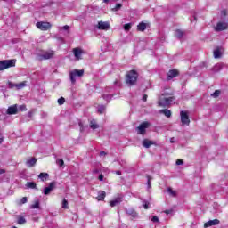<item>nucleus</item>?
<instances>
[{
    "mask_svg": "<svg viewBox=\"0 0 228 228\" xmlns=\"http://www.w3.org/2000/svg\"><path fill=\"white\" fill-rule=\"evenodd\" d=\"M175 100L174 91L171 89H166L159 98V106L166 108V106H170Z\"/></svg>",
    "mask_w": 228,
    "mask_h": 228,
    "instance_id": "obj_1",
    "label": "nucleus"
},
{
    "mask_svg": "<svg viewBox=\"0 0 228 228\" xmlns=\"http://www.w3.org/2000/svg\"><path fill=\"white\" fill-rule=\"evenodd\" d=\"M136 81H138V72L134 69L128 71L126 78V85L133 86V85H136Z\"/></svg>",
    "mask_w": 228,
    "mask_h": 228,
    "instance_id": "obj_2",
    "label": "nucleus"
},
{
    "mask_svg": "<svg viewBox=\"0 0 228 228\" xmlns=\"http://www.w3.org/2000/svg\"><path fill=\"white\" fill-rule=\"evenodd\" d=\"M85 75V70L84 69H74L69 72V77L71 83L74 85L76 83V78L77 77H83Z\"/></svg>",
    "mask_w": 228,
    "mask_h": 228,
    "instance_id": "obj_3",
    "label": "nucleus"
},
{
    "mask_svg": "<svg viewBox=\"0 0 228 228\" xmlns=\"http://www.w3.org/2000/svg\"><path fill=\"white\" fill-rule=\"evenodd\" d=\"M15 60H4L0 61V71L6 70V69H11V67H15Z\"/></svg>",
    "mask_w": 228,
    "mask_h": 228,
    "instance_id": "obj_4",
    "label": "nucleus"
},
{
    "mask_svg": "<svg viewBox=\"0 0 228 228\" xmlns=\"http://www.w3.org/2000/svg\"><path fill=\"white\" fill-rule=\"evenodd\" d=\"M72 53L77 61H79V60H83V54H85V50H83V48H79V47L74 48Z\"/></svg>",
    "mask_w": 228,
    "mask_h": 228,
    "instance_id": "obj_5",
    "label": "nucleus"
},
{
    "mask_svg": "<svg viewBox=\"0 0 228 228\" xmlns=\"http://www.w3.org/2000/svg\"><path fill=\"white\" fill-rule=\"evenodd\" d=\"M180 117L183 126H190V117L188 116V112L182 110L180 112Z\"/></svg>",
    "mask_w": 228,
    "mask_h": 228,
    "instance_id": "obj_6",
    "label": "nucleus"
},
{
    "mask_svg": "<svg viewBox=\"0 0 228 228\" xmlns=\"http://www.w3.org/2000/svg\"><path fill=\"white\" fill-rule=\"evenodd\" d=\"M37 28L41 31H48V29L52 27L51 23L40 21L36 24Z\"/></svg>",
    "mask_w": 228,
    "mask_h": 228,
    "instance_id": "obj_7",
    "label": "nucleus"
},
{
    "mask_svg": "<svg viewBox=\"0 0 228 228\" xmlns=\"http://www.w3.org/2000/svg\"><path fill=\"white\" fill-rule=\"evenodd\" d=\"M151 126V123L149 122H142L138 127H137V133L138 134H145L146 129Z\"/></svg>",
    "mask_w": 228,
    "mask_h": 228,
    "instance_id": "obj_8",
    "label": "nucleus"
},
{
    "mask_svg": "<svg viewBox=\"0 0 228 228\" xmlns=\"http://www.w3.org/2000/svg\"><path fill=\"white\" fill-rule=\"evenodd\" d=\"M53 56H54V51L49 50V51L43 53L39 56V60H51V58H53Z\"/></svg>",
    "mask_w": 228,
    "mask_h": 228,
    "instance_id": "obj_9",
    "label": "nucleus"
},
{
    "mask_svg": "<svg viewBox=\"0 0 228 228\" xmlns=\"http://www.w3.org/2000/svg\"><path fill=\"white\" fill-rule=\"evenodd\" d=\"M97 28L103 31H108V29H110V22L99 21L97 25Z\"/></svg>",
    "mask_w": 228,
    "mask_h": 228,
    "instance_id": "obj_10",
    "label": "nucleus"
},
{
    "mask_svg": "<svg viewBox=\"0 0 228 228\" xmlns=\"http://www.w3.org/2000/svg\"><path fill=\"white\" fill-rule=\"evenodd\" d=\"M19 112V108H17V104L12 105L7 109V115H17Z\"/></svg>",
    "mask_w": 228,
    "mask_h": 228,
    "instance_id": "obj_11",
    "label": "nucleus"
},
{
    "mask_svg": "<svg viewBox=\"0 0 228 228\" xmlns=\"http://www.w3.org/2000/svg\"><path fill=\"white\" fill-rule=\"evenodd\" d=\"M56 187V182H51L49 183L48 187H45L44 189V195H49V193H51V191Z\"/></svg>",
    "mask_w": 228,
    "mask_h": 228,
    "instance_id": "obj_12",
    "label": "nucleus"
},
{
    "mask_svg": "<svg viewBox=\"0 0 228 228\" xmlns=\"http://www.w3.org/2000/svg\"><path fill=\"white\" fill-rule=\"evenodd\" d=\"M179 76V71L177 69H170L167 73V80L174 79V77H177Z\"/></svg>",
    "mask_w": 228,
    "mask_h": 228,
    "instance_id": "obj_13",
    "label": "nucleus"
},
{
    "mask_svg": "<svg viewBox=\"0 0 228 228\" xmlns=\"http://www.w3.org/2000/svg\"><path fill=\"white\" fill-rule=\"evenodd\" d=\"M227 28V23L225 22H218L215 27L216 31H224Z\"/></svg>",
    "mask_w": 228,
    "mask_h": 228,
    "instance_id": "obj_14",
    "label": "nucleus"
},
{
    "mask_svg": "<svg viewBox=\"0 0 228 228\" xmlns=\"http://www.w3.org/2000/svg\"><path fill=\"white\" fill-rule=\"evenodd\" d=\"M218 224H220V220L218 219L209 220L208 222L204 224V227H213V225H218Z\"/></svg>",
    "mask_w": 228,
    "mask_h": 228,
    "instance_id": "obj_15",
    "label": "nucleus"
},
{
    "mask_svg": "<svg viewBox=\"0 0 228 228\" xmlns=\"http://www.w3.org/2000/svg\"><path fill=\"white\" fill-rule=\"evenodd\" d=\"M37 165V159L36 158H30L27 159L26 166L28 167V168H31Z\"/></svg>",
    "mask_w": 228,
    "mask_h": 228,
    "instance_id": "obj_16",
    "label": "nucleus"
},
{
    "mask_svg": "<svg viewBox=\"0 0 228 228\" xmlns=\"http://www.w3.org/2000/svg\"><path fill=\"white\" fill-rule=\"evenodd\" d=\"M105 198H106V191H100L98 192L97 200L102 201V200H104Z\"/></svg>",
    "mask_w": 228,
    "mask_h": 228,
    "instance_id": "obj_17",
    "label": "nucleus"
},
{
    "mask_svg": "<svg viewBox=\"0 0 228 228\" xmlns=\"http://www.w3.org/2000/svg\"><path fill=\"white\" fill-rule=\"evenodd\" d=\"M120 202H122V199L121 198H116L115 200L110 201V204L111 208H115V206H118V204H120Z\"/></svg>",
    "mask_w": 228,
    "mask_h": 228,
    "instance_id": "obj_18",
    "label": "nucleus"
},
{
    "mask_svg": "<svg viewBox=\"0 0 228 228\" xmlns=\"http://www.w3.org/2000/svg\"><path fill=\"white\" fill-rule=\"evenodd\" d=\"M167 193L170 197H177V191L172 189L171 187L167 188Z\"/></svg>",
    "mask_w": 228,
    "mask_h": 228,
    "instance_id": "obj_19",
    "label": "nucleus"
},
{
    "mask_svg": "<svg viewBox=\"0 0 228 228\" xmlns=\"http://www.w3.org/2000/svg\"><path fill=\"white\" fill-rule=\"evenodd\" d=\"M27 188L31 189V190H37V183L35 182H28L26 183Z\"/></svg>",
    "mask_w": 228,
    "mask_h": 228,
    "instance_id": "obj_20",
    "label": "nucleus"
},
{
    "mask_svg": "<svg viewBox=\"0 0 228 228\" xmlns=\"http://www.w3.org/2000/svg\"><path fill=\"white\" fill-rule=\"evenodd\" d=\"M160 113H163V115H165V117H167V118H170V117H172V112L167 109L161 110Z\"/></svg>",
    "mask_w": 228,
    "mask_h": 228,
    "instance_id": "obj_21",
    "label": "nucleus"
},
{
    "mask_svg": "<svg viewBox=\"0 0 228 228\" xmlns=\"http://www.w3.org/2000/svg\"><path fill=\"white\" fill-rule=\"evenodd\" d=\"M152 144H153L152 141H149L147 139L142 141V146H144L145 149H149V147H151V145Z\"/></svg>",
    "mask_w": 228,
    "mask_h": 228,
    "instance_id": "obj_22",
    "label": "nucleus"
},
{
    "mask_svg": "<svg viewBox=\"0 0 228 228\" xmlns=\"http://www.w3.org/2000/svg\"><path fill=\"white\" fill-rule=\"evenodd\" d=\"M175 36L176 37V38H183V37H184V32H183V30L181 29H177L175 32Z\"/></svg>",
    "mask_w": 228,
    "mask_h": 228,
    "instance_id": "obj_23",
    "label": "nucleus"
},
{
    "mask_svg": "<svg viewBox=\"0 0 228 228\" xmlns=\"http://www.w3.org/2000/svg\"><path fill=\"white\" fill-rule=\"evenodd\" d=\"M90 127L91 129H99V125L97 124V121H95L94 119L91 120Z\"/></svg>",
    "mask_w": 228,
    "mask_h": 228,
    "instance_id": "obj_24",
    "label": "nucleus"
},
{
    "mask_svg": "<svg viewBox=\"0 0 228 228\" xmlns=\"http://www.w3.org/2000/svg\"><path fill=\"white\" fill-rule=\"evenodd\" d=\"M127 214L132 216V220H134V218H138V214L134 210H127Z\"/></svg>",
    "mask_w": 228,
    "mask_h": 228,
    "instance_id": "obj_25",
    "label": "nucleus"
},
{
    "mask_svg": "<svg viewBox=\"0 0 228 228\" xmlns=\"http://www.w3.org/2000/svg\"><path fill=\"white\" fill-rule=\"evenodd\" d=\"M137 29L138 31H143L144 29H147V24L143 22L139 23V25L137 26Z\"/></svg>",
    "mask_w": 228,
    "mask_h": 228,
    "instance_id": "obj_26",
    "label": "nucleus"
},
{
    "mask_svg": "<svg viewBox=\"0 0 228 228\" xmlns=\"http://www.w3.org/2000/svg\"><path fill=\"white\" fill-rule=\"evenodd\" d=\"M38 177H39V179H41V181H46L47 177H49V174H47V173H40Z\"/></svg>",
    "mask_w": 228,
    "mask_h": 228,
    "instance_id": "obj_27",
    "label": "nucleus"
},
{
    "mask_svg": "<svg viewBox=\"0 0 228 228\" xmlns=\"http://www.w3.org/2000/svg\"><path fill=\"white\" fill-rule=\"evenodd\" d=\"M31 209H38L40 208V201L36 200L34 204L30 206Z\"/></svg>",
    "mask_w": 228,
    "mask_h": 228,
    "instance_id": "obj_28",
    "label": "nucleus"
},
{
    "mask_svg": "<svg viewBox=\"0 0 228 228\" xmlns=\"http://www.w3.org/2000/svg\"><path fill=\"white\" fill-rule=\"evenodd\" d=\"M26 86V82H20V84H16L17 90H22Z\"/></svg>",
    "mask_w": 228,
    "mask_h": 228,
    "instance_id": "obj_29",
    "label": "nucleus"
},
{
    "mask_svg": "<svg viewBox=\"0 0 228 228\" xmlns=\"http://www.w3.org/2000/svg\"><path fill=\"white\" fill-rule=\"evenodd\" d=\"M106 111V106L104 105H100L98 106V113L102 114Z\"/></svg>",
    "mask_w": 228,
    "mask_h": 228,
    "instance_id": "obj_30",
    "label": "nucleus"
},
{
    "mask_svg": "<svg viewBox=\"0 0 228 228\" xmlns=\"http://www.w3.org/2000/svg\"><path fill=\"white\" fill-rule=\"evenodd\" d=\"M222 56V52H220L218 49L214 51V58H220Z\"/></svg>",
    "mask_w": 228,
    "mask_h": 228,
    "instance_id": "obj_31",
    "label": "nucleus"
},
{
    "mask_svg": "<svg viewBox=\"0 0 228 228\" xmlns=\"http://www.w3.org/2000/svg\"><path fill=\"white\" fill-rule=\"evenodd\" d=\"M62 208L69 209V201L66 199L62 200Z\"/></svg>",
    "mask_w": 228,
    "mask_h": 228,
    "instance_id": "obj_32",
    "label": "nucleus"
},
{
    "mask_svg": "<svg viewBox=\"0 0 228 228\" xmlns=\"http://www.w3.org/2000/svg\"><path fill=\"white\" fill-rule=\"evenodd\" d=\"M59 31L61 32V31H69V29H70V27H69L68 25L66 26H63V27H59L58 28Z\"/></svg>",
    "mask_w": 228,
    "mask_h": 228,
    "instance_id": "obj_33",
    "label": "nucleus"
},
{
    "mask_svg": "<svg viewBox=\"0 0 228 228\" xmlns=\"http://www.w3.org/2000/svg\"><path fill=\"white\" fill-rule=\"evenodd\" d=\"M221 69H222V63H218L214 66L215 72H218V70H220Z\"/></svg>",
    "mask_w": 228,
    "mask_h": 228,
    "instance_id": "obj_34",
    "label": "nucleus"
},
{
    "mask_svg": "<svg viewBox=\"0 0 228 228\" xmlns=\"http://www.w3.org/2000/svg\"><path fill=\"white\" fill-rule=\"evenodd\" d=\"M18 224L19 225H23V224H26V219L24 217H19Z\"/></svg>",
    "mask_w": 228,
    "mask_h": 228,
    "instance_id": "obj_35",
    "label": "nucleus"
},
{
    "mask_svg": "<svg viewBox=\"0 0 228 228\" xmlns=\"http://www.w3.org/2000/svg\"><path fill=\"white\" fill-rule=\"evenodd\" d=\"M211 95H212V97L216 99V97H218L220 95V90H216Z\"/></svg>",
    "mask_w": 228,
    "mask_h": 228,
    "instance_id": "obj_36",
    "label": "nucleus"
},
{
    "mask_svg": "<svg viewBox=\"0 0 228 228\" xmlns=\"http://www.w3.org/2000/svg\"><path fill=\"white\" fill-rule=\"evenodd\" d=\"M58 104H59L60 106L65 104V98H63V97L59 98V99H58Z\"/></svg>",
    "mask_w": 228,
    "mask_h": 228,
    "instance_id": "obj_37",
    "label": "nucleus"
},
{
    "mask_svg": "<svg viewBox=\"0 0 228 228\" xmlns=\"http://www.w3.org/2000/svg\"><path fill=\"white\" fill-rule=\"evenodd\" d=\"M125 31H129L131 29V23H126L124 25Z\"/></svg>",
    "mask_w": 228,
    "mask_h": 228,
    "instance_id": "obj_38",
    "label": "nucleus"
},
{
    "mask_svg": "<svg viewBox=\"0 0 228 228\" xmlns=\"http://www.w3.org/2000/svg\"><path fill=\"white\" fill-rule=\"evenodd\" d=\"M122 8V4H117L116 7L113 10V12H118V10H120Z\"/></svg>",
    "mask_w": 228,
    "mask_h": 228,
    "instance_id": "obj_39",
    "label": "nucleus"
},
{
    "mask_svg": "<svg viewBox=\"0 0 228 228\" xmlns=\"http://www.w3.org/2000/svg\"><path fill=\"white\" fill-rule=\"evenodd\" d=\"M18 110L20 111H26L28 109L26 108V105H20Z\"/></svg>",
    "mask_w": 228,
    "mask_h": 228,
    "instance_id": "obj_40",
    "label": "nucleus"
},
{
    "mask_svg": "<svg viewBox=\"0 0 228 228\" xmlns=\"http://www.w3.org/2000/svg\"><path fill=\"white\" fill-rule=\"evenodd\" d=\"M103 99L105 101H111V94H104Z\"/></svg>",
    "mask_w": 228,
    "mask_h": 228,
    "instance_id": "obj_41",
    "label": "nucleus"
},
{
    "mask_svg": "<svg viewBox=\"0 0 228 228\" xmlns=\"http://www.w3.org/2000/svg\"><path fill=\"white\" fill-rule=\"evenodd\" d=\"M57 164L59 165V167H63V165H65V162L63 161V159H60L57 160Z\"/></svg>",
    "mask_w": 228,
    "mask_h": 228,
    "instance_id": "obj_42",
    "label": "nucleus"
},
{
    "mask_svg": "<svg viewBox=\"0 0 228 228\" xmlns=\"http://www.w3.org/2000/svg\"><path fill=\"white\" fill-rule=\"evenodd\" d=\"M151 222H153L154 224H156V223L159 222V218H158V216H153L151 217Z\"/></svg>",
    "mask_w": 228,
    "mask_h": 228,
    "instance_id": "obj_43",
    "label": "nucleus"
},
{
    "mask_svg": "<svg viewBox=\"0 0 228 228\" xmlns=\"http://www.w3.org/2000/svg\"><path fill=\"white\" fill-rule=\"evenodd\" d=\"M17 84H13L11 81L8 82L9 88H16Z\"/></svg>",
    "mask_w": 228,
    "mask_h": 228,
    "instance_id": "obj_44",
    "label": "nucleus"
},
{
    "mask_svg": "<svg viewBox=\"0 0 228 228\" xmlns=\"http://www.w3.org/2000/svg\"><path fill=\"white\" fill-rule=\"evenodd\" d=\"M26 202H28V198H27V197H23V198L20 200V203H21V204H26Z\"/></svg>",
    "mask_w": 228,
    "mask_h": 228,
    "instance_id": "obj_45",
    "label": "nucleus"
},
{
    "mask_svg": "<svg viewBox=\"0 0 228 228\" xmlns=\"http://www.w3.org/2000/svg\"><path fill=\"white\" fill-rule=\"evenodd\" d=\"M183 159H178L177 160H176V165H183Z\"/></svg>",
    "mask_w": 228,
    "mask_h": 228,
    "instance_id": "obj_46",
    "label": "nucleus"
},
{
    "mask_svg": "<svg viewBox=\"0 0 228 228\" xmlns=\"http://www.w3.org/2000/svg\"><path fill=\"white\" fill-rule=\"evenodd\" d=\"M4 141V137H3V134H0V145Z\"/></svg>",
    "mask_w": 228,
    "mask_h": 228,
    "instance_id": "obj_47",
    "label": "nucleus"
},
{
    "mask_svg": "<svg viewBox=\"0 0 228 228\" xmlns=\"http://www.w3.org/2000/svg\"><path fill=\"white\" fill-rule=\"evenodd\" d=\"M147 184H148V188H151V176H148Z\"/></svg>",
    "mask_w": 228,
    "mask_h": 228,
    "instance_id": "obj_48",
    "label": "nucleus"
},
{
    "mask_svg": "<svg viewBox=\"0 0 228 228\" xmlns=\"http://www.w3.org/2000/svg\"><path fill=\"white\" fill-rule=\"evenodd\" d=\"M78 125H79V127H80V131L83 132V130H84L83 129V123L79 122Z\"/></svg>",
    "mask_w": 228,
    "mask_h": 228,
    "instance_id": "obj_49",
    "label": "nucleus"
},
{
    "mask_svg": "<svg viewBox=\"0 0 228 228\" xmlns=\"http://www.w3.org/2000/svg\"><path fill=\"white\" fill-rule=\"evenodd\" d=\"M99 181H104V175H99Z\"/></svg>",
    "mask_w": 228,
    "mask_h": 228,
    "instance_id": "obj_50",
    "label": "nucleus"
},
{
    "mask_svg": "<svg viewBox=\"0 0 228 228\" xmlns=\"http://www.w3.org/2000/svg\"><path fill=\"white\" fill-rule=\"evenodd\" d=\"M106 154H107V153H106L105 151H101V152H100V156H101V157L106 156Z\"/></svg>",
    "mask_w": 228,
    "mask_h": 228,
    "instance_id": "obj_51",
    "label": "nucleus"
},
{
    "mask_svg": "<svg viewBox=\"0 0 228 228\" xmlns=\"http://www.w3.org/2000/svg\"><path fill=\"white\" fill-rule=\"evenodd\" d=\"M144 209H149V203L143 205Z\"/></svg>",
    "mask_w": 228,
    "mask_h": 228,
    "instance_id": "obj_52",
    "label": "nucleus"
},
{
    "mask_svg": "<svg viewBox=\"0 0 228 228\" xmlns=\"http://www.w3.org/2000/svg\"><path fill=\"white\" fill-rule=\"evenodd\" d=\"M93 174H99V169H94Z\"/></svg>",
    "mask_w": 228,
    "mask_h": 228,
    "instance_id": "obj_53",
    "label": "nucleus"
},
{
    "mask_svg": "<svg viewBox=\"0 0 228 228\" xmlns=\"http://www.w3.org/2000/svg\"><path fill=\"white\" fill-rule=\"evenodd\" d=\"M142 101H147V94H144L143 96H142Z\"/></svg>",
    "mask_w": 228,
    "mask_h": 228,
    "instance_id": "obj_54",
    "label": "nucleus"
},
{
    "mask_svg": "<svg viewBox=\"0 0 228 228\" xmlns=\"http://www.w3.org/2000/svg\"><path fill=\"white\" fill-rule=\"evenodd\" d=\"M175 140L174 139V137H172V138L170 139V143H175Z\"/></svg>",
    "mask_w": 228,
    "mask_h": 228,
    "instance_id": "obj_55",
    "label": "nucleus"
},
{
    "mask_svg": "<svg viewBox=\"0 0 228 228\" xmlns=\"http://www.w3.org/2000/svg\"><path fill=\"white\" fill-rule=\"evenodd\" d=\"M116 174H117V175H122V172H120V171H116Z\"/></svg>",
    "mask_w": 228,
    "mask_h": 228,
    "instance_id": "obj_56",
    "label": "nucleus"
},
{
    "mask_svg": "<svg viewBox=\"0 0 228 228\" xmlns=\"http://www.w3.org/2000/svg\"><path fill=\"white\" fill-rule=\"evenodd\" d=\"M6 171L4 169H0V175L4 174Z\"/></svg>",
    "mask_w": 228,
    "mask_h": 228,
    "instance_id": "obj_57",
    "label": "nucleus"
},
{
    "mask_svg": "<svg viewBox=\"0 0 228 228\" xmlns=\"http://www.w3.org/2000/svg\"><path fill=\"white\" fill-rule=\"evenodd\" d=\"M126 162H119V165H121V167H124Z\"/></svg>",
    "mask_w": 228,
    "mask_h": 228,
    "instance_id": "obj_58",
    "label": "nucleus"
},
{
    "mask_svg": "<svg viewBox=\"0 0 228 228\" xmlns=\"http://www.w3.org/2000/svg\"><path fill=\"white\" fill-rule=\"evenodd\" d=\"M165 213H166L167 215H169V214H170V211H169V210H166Z\"/></svg>",
    "mask_w": 228,
    "mask_h": 228,
    "instance_id": "obj_59",
    "label": "nucleus"
},
{
    "mask_svg": "<svg viewBox=\"0 0 228 228\" xmlns=\"http://www.w3.org/2000/svg\"><path fill=\"white\" fill-rule=\"evenodd\" d=\"M103 3H110V0H103Z\"/></svg>",
    "mask_w": 228,
    "mask_h": 228,
    "instance_id": "obj_60",
    "label": "nucleus"
},
{
    "mask_svg": "<svg viewBox=\"0 0 228 228\" xmlns=\"http://www.w3.org/2000/svg\"><path fill=\"white\" fill-rule=\"evenodd\" d=\"M12 228H17V226H12Z\"/></svg>",
    "mask_w": 228,
    "mask_h": 228,
    "instance_id": "obj_61",
    "label": "nucleus"
}]
</instances>
